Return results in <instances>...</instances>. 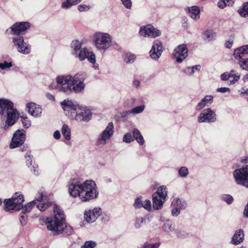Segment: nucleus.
Wrapping results in <instances>:
<instances>
[{
	"label": "nucleus",
	"mask_w": 248,
	"mask_h": 248,
	"mask_svg": "<svg viewBox=\"0 0 248 248\" xmlns=\"http://www.w3.org/2000/svg\"><path fill=\"white\" fill-rule=\"evenodd\" d=\"M234 0H219L218 6L220 8H224L226 6L232 5L234 3Z\"/></svg>",
	"instance_id": "35"
},
{
	"label": "nucleus",
	"mask_w": 248,
	"mask_h": 248,
	"mask_svg": "<svg viewBox=\"0 0 248 248\" xmlns=\"http://www.w3.org/2000/svg\"><path fill=\"white\" fill-rule=\"evenodd\" d=\"M163 229L166 232H170V223L169 221H167L163 226Z\"/></svg>",
	"instance_id": "54"
},
{
	"label": "nucleus",
	"mask_w": 248,
	"mask_h": 248,
	"mask_svg": "<svg viewBox=\"0 0 248 248\" xmlns=\"http://www.w3.org/2000/svg\"><path fill=\"white\" fill-rule=\"evenodd\" d=\"M30 27L28 22H16L11 28L6 30V32L11 35H14L12 42L18 52L28 54L31 50V46L24 41L22 33L27 30Z\"/></svg>",
	"instance_id": "4"
},
{
	"label": "nucleus",
	"mask_w": 248,
	"mask_h": 248,
	"mask_svg": "<svg viewBox=\"0 0 248 248\" xmlns=\"http://www.w3.org/2000/svg\"><path fill=\"white\" fill-rule=\"evenodd\" d=\"M233 176L237 185L248 188V166L236 169L233 172Z\"/></svg>",
	"instance_id": "9"
},
{
	"label": "nucleus",
	"mask_w": 248,
	"mask_h": 248,
	"mask_svg": "<svg viewBox=\"0 0 248 248\" xmlns=\"http://www.w3.org/2000/svg\"><path fill=\"white\" fill-rule=\"evenodd\" d=\"M101 215V208L96 207L92 210L85 211L84 219L88 223L94 222Z\"/></svg>",
	"instance_id": "18"
},
{
	"label": "nucleus",
	"mask_w": 248,
	"mask_h": 248,
	"mask_svg": "<svg viewBox=\"0 0 248 248\" xmlns=\"http://www.w3.org/2000/svg\"><path fill=\"white\" fill-rule=\"evenodd\" d=\"M133 137L139 144L143 145L144 143V140L143 136L141 135L140 131L136 128L133 130Z\"/></svg>",
	"instance_id": "27"
},
{
	"label": "nucleus",
	"mask_w": 248,
	"mask_h": 248,
	"mask_svg": "<svg viewBox=\"0 0 248 248\" xmlns=\"http://www.w3.org/2000/svg\"><path fill=\"white\" fill-rule=\"evenodd\" d=\"M23 195L20 192L15 193L12 198L5 199L4 201V206L6 211H18L22 207L24 202Z\"/></svg>",
	"instance_id": "7"
},
{
	"label": "nucleus",
	"mask_w": 248,
	"mask_h": 248,
	"mask_svg": "<svg viewBox=\"0 0 248 248\" xmlns=\"http://www.w3.org/2000/svg\"><path fill=\"white\" fill-rule=\"evenodd\" d=\"M183 72L187 75L191 76L193 74V70H191V67H187L183 70Z\"/></svg>",
	"instance_id": "55"
},
{
	"label": "nucleus",
	"mask_w": 248,
	"mask_h": 248,
	"mask_svg": "<svg viewBox=\"0 0 248 248\" xmlns=\"http://www.w3.org/2000/svg\"><path fill=\"white\" fill-rule=\"evenodd\" d=\"M30 170H31V171H32L33 172V173L34 174V175H38V167L37 166H35L34 165H32L31 166H30Z\"/></svg>",
	"instance_id": "58"
},
{
	"label": "nucleus",
	"mask_w": 248,
	"mask_h": 248,
	"mask_svg": "<svg viewBox=\"0 0 248 248\" xmlns=\"http://www.w3.org/2000/svg\"><path fill=\"white\" fill-rule=\"evenodd\" d=\"M189 16L193 19L197 20L200 18V9L198 6H193L187 8Z\"/></svg>",
	"instance_id": "25"
},
{
	"label": "nucleus",
	"mask_w": 248,
	"mask_h": 248,
	"mask_svg": "<svg viewBox=\"0 0 248 248\" xmlns=\"http://www.w3.org/2000/svg\"><path fill=\"white\" fill-rule=\"evenodd\" d=\"M167 188L162 186L158 187L157 191L152 195L153 205L154 209L158 210L163 205L167 196Z\"/></svg>",
	"instance_id": "8"
},
{
	"label": "nucleus",
	"mask_w": 248,
	"mask_h": 248,
	"mask_svg": "<svg viewBox=\"0 0 248 248\" xmlns=\"http://www.w3.org/2000/svg\"><path fill=\"white\" fill-rule=\"evenodd\" d=\"M97 246L96 242L93 240L86 241L81 248H95Z\"/></svg>",
	"instance_id": "38"
},
{
	"label": "nucleus",
	"mask_w": 248,
	"mask_h": 248,
	"mask_svg": "<svg viewBox=\"0 0 248 248\" xmlns=\"http://www.w3.org/2000/svg\"><path fill=\"white\" fill-rule=\"evenodd\" d=\"M160 244L159 243H155L153 244H145L143 248H158Z\"/></svg>",
	"instance_id": "50"
},
{
	"label": "nucleus",
	"mask_w": 248,
	"mask_h": 248,
	"mask_svg": "<svg viewBox=\"0 0 248 248\" xmlns=\"http://www.w3.org/2000/svg\"><path fill=\"white\" fill-rule=\"evenodd\" d=\"M204 107H205V103H203V101L202 100H201L195 106V109L196 111H199Z\"/></svg>",
	"instance_id": "53"
},
{
	"label": "nucleus",
	"mask_w": 248,
	"mask_h": 248,
	"mask_svg": "<svg viewBox=\"0 0 248 248\" xmlns=\"http://www.w3.org/2000/svg\"><path fill=\"white\" fill-rule=\"evenodd\" d=\"M21 119L23 126L24 128H28L31 126V122L27 117L22 116L21 117Z\"/></svg>",
	"instance_id": "44"
},
{
	"label": "nucleus",
	"mask_w": 248,
	"mask_h": 248,
	"mask_svg": "<svg viewBox=\"0 0 248 248\" xmlns=\"http://www.w3.org/2000/svg\"><path fill=\"white\" fill-rule=\"evenodd\" d=\"M68 192L73 197H78L82 202H87L96 199L99 192L96 185L93 180H86L82 183L73 180L68 184Z\"/></svg>",
	"instance_id": "1"
},
{
	"label": "nucleus",
	"mask_w": 248,
	"mask_h": 248,
	"mask_svg": "<svg viewBox=\"0 0 248 248\" xmlns=\"http://www.w3.org/2000/svg\"><path fill=\"white\" fill-rule=\"evenodd\" d=\"M0 114H6V124L8 126L13 125L18 117L16 109L14 108V104L5 99H0Z\"/></svg>",
	"instance_id": "5"
},
{
	"label": "nucleus",
	"mask_w": 248,
	"mask_h": 248,
	"mask_svg": "<svg viewBox=\"0 0 248 248\" xmlns=\"http://www.w3.org/2000/svg\"><path fill=\"white\" fill-rule=\"evenodd\" d=\"M233 55L238 61L246 59L248 57V45L243 46L234 50Z\"/></svg>",
	"instance_id": "21"
},
{
	"label": "nucleus",
	"mask_w": 248,
	"mask_h": 248,
	"mask_svg": "<svg viewBox=\"0 0 248 248\" xmlns=\"http://www.w3.org/2000/svg\"><path fill=\"white\" fill-rule=\"evenodd\" d=\"M12 63L11 62H8L5 61L3 63H0V68L2 70L5 69L6 68H9L12 66Z\"/></svg>",
	"instance_id": "49"
},
{
	"label": "nucleus",
	"mask_w": 248,
	"mask_h": 248,
	"mask_svg": "<svg viewBox=\"0 0 248 248\" xmlns=\"http://www.w3.org/2000/svg\"><path fill=\"white\" fill-rule=\"evenodd\" d=\"M163 51L162 43L158 40L153 42L151 49L149 52L150 56L154 60H158Z\"/></svg>",
	"instance_id": "16"
},
{
	"label": "nucleus",
	"mask_w": 248,
	"mask_h": 248,
	"mask_svg": "<svg viewBox=\"0 0 248 248\" xmlns=\"http://www.w3.org/2000/svg\"><path fill=\"white\" fill-rule=\"evenodd\" d=\"M146 223V219L145 218L139 217L135 219L134 226L137 229L141 228L144 224Z\"/></svg>",
	"instance_id": "31"
},
{
	"label": "nucleus",
	"mask_w": 248,
	"mask_h": 248,
	"mask_svg": "<svg viewBox=\"0 0 248 248\" xmlns=\"http://www.w3.org/2000/svg\"><path fill=\"white\" fill-rule=\"evenodd\" d=\"M43 193L42 192H39V195L36 198V200L39 202V203L37 204V207L41 211H45L51 204V203L49 202H46L45 203L43 202L42 201L43 199Z\"/></svg>",
	"instance_id": "24"
},
{
	"label": "nucleus",
	"mask_w": 248,
	"mask_h": 248,
	"mask_svg": "<svg viewBox=\"0 0 248 248\" xmlns=\"http://www.w3.org/2000/svg\"><path fill=\"white\" fill-rule=\"evenodd\" d=\"M53 136L54 138L56 140L60 139L61 138L60 132L58 130L55 131L53 134Z\"/></svg>",
	"instance_id": "62"
},
{
	"label": "nucleus",
	"mask_w": 248,
	"mask_h": 248,
	"mask_svg": "<svg viewBox=\"0 0 248 248\" xmlns=\"http://www.w3.org/2000/svg\"><path fill=\"white\" fill-rule=\"evenodd\" d=\"M53 208V216L47 217L45 222L47 229L51 231L55 234H60L62 233L70 235L73 233V228L65 223V215L62 208L54 204Z\"/></svg>",
	"instance_id": "3"
},
{
	"label": "nucleus",
	"mask_w": 248,
	"mask_h": 248,
	"mask_svg": "<svg viewBox=\"0 0 248 248\" xmlns=\"http://www.w3.org/2000/svg\"><path fill=\"white\" fill-rule=\"evenodd\" d=\"M240 92L241 94H245L248 95V88L245 89V88H243Z\"/></svg>",
	"instance_id": "63"
},
{
	"label": "nucleus",
	"mask_w": 248,
	"mask_h": 248,
	"mask_svg": "<svg viewBox=\"0 0 248 248\" xmlns=\"http://www.w3.org/2000/svg\"><path fill=\"white\" fill-rule=\"evenodd\" d=\"M62 133L65 138L67 140H70L71 139V130L69 128L68 125L66 124H63L62 126Z\"/></svg>",
	"instance_id": "29"
},
{
	"label": "nucleus",
	"mask_w": 248,
	"mask_h": 248,
	"mask_svg": "<svg viewBox=\"0 0 248 248\" xmlns=\"http://www.w3.org/2000/svg\"><path fill=\"white\" fill-rule=\"evenodd\" d=\"M220 199L228 204H231L233 202V198L230 194H223L221 196Z\"/></svg>",
	"instance_id": "37"
},
{
	"label": "nucleus",
	"mask_w": 248,
	"mask_h": 248,
	"mask_svg": "<svg viewBox=\"0 0 248 248\" xmlns=\"http://www.w3.org/2000/svg\"><path fill=\"white\" fill-rule=\"evenodd\" d=\"M244 232L243 229H238L234 232L233 235L231 243L233 245H238L242 243L244 240Z\"/></svg>",
	"instance_id": "23"
},
{
	"label": "nucleus",
	"mask_w": 248,
	"mask_h": 248,
	"mask_svg": "<svg viewBox=\"0 0 248 248\" xmlns=\"http://www.w3.org/2000/svg\"><path fill=\"white\" fill-rule=\"evenodd\" d=\"M231 78H232L233 79L230 80V84H234L240 79V74L236 73L235 70H231L230 71Z\"/></svg>",
	"instance_id": "32"
},
{
	"label": "nucleus",
	"mask_w": 248,
	"mask_h": 248,
	"mask_svg": "<svg viewBox=\"0 0 248 248\" xmlns=\"http://www.w3.org/2000/svg\"><path fill=\"white\" fill-rule=\"evenodd\" d=\"M191 67V70H193V74H194L196 71H199L201 68L200 65H196Z\"/></svg>",
	"instance_id": "61"
},
{
	"label": "nucleus",
	"mask_w": 248,
	"mask_h": 248,
	"mask_svg": "<svg viewBox=\"0 0 248 248\" xmlns=\"http://www.w3.org/2000/svg\"><path fill=\"white\" fill-rule=\"evenodd\" d=\"M26 158L27 159L26 161V164L27 166H28V167L30 168V166H31L32 165V156L30 155L26 156Z\"/></svg>",
	"instance_id": "59"
},
{
	"label": "nucleus",
	"mask_w": 248,
	"mask_h": 248,
	"mask_svg": "<svg viewBox=\"0 0 248 248\" xmlns=\"http://www.w3.org/2000/svg\"><path fill=\"white\" fill-rule=\"evenodd\" d=\"M26 216L25 215V213H23V215H21L20 217V221L21 225L24 226L26 223Z\"/></svg>",
	"instance_id": "57"
},
{
	"label": "nucleus",
	"mask_w": 248,
	"mask_h": 248,
	"mask_svg": "<svg viewBox=\"0 0 248 248\" xmlns=\"http://www.w3.org/2000/svg\"><path fill=\"white\" fill-rule=\"evenodd\" d=\"M92 113L90 111H81L79 113H74L70 115L71 119L75 120L77 121L88 122L91 119Z\"/></svg>",
	"instance_id": "20"
},
{
	"label": "nucleus",
	"mask_w": 248,
	"mask_h": 248,
	"mask_svg": "<svg viewBox=\"0 0 248 248\" xmlns=\"http://www.w3.org/2000/svg\"><path fill=\"white\" fill-rule=\"evenodd\" d=\"M142 207H143L147 210L150 211L151 209V201L149 200H145V201H144L143 202Z\"/></svg>",
	"instance_id": "48"
},
{
	"label": "nucleus",
	"mask_w": 248,
	"mask_h": 248,
	"mask_svg": "<svg viewBox=\"0 0 248 248\" xmlns=\"http://www.w3.org/2000/svg\"><path fill=\"white\" fill-rule=\"evenodd\" d=\"M131 112L130 110L127 111H124L121 113V115L122 117H127L129 115L131 114Z\"/></svg>",
	"instance_id": "60"
},
{
	"label": "nucleus",
	"mask_w": 248,
	"mask_h": 248,
	"mask_svg": "<svg viewBox=\"0 0 248 248\" xmlns=\"http://www.w3.org/2000/svg\"><path fill=\"white\" fill-rule=\"evenodd\" d=\"M36 200H34L29 203H28L27 205H25L24 206H22V207H21V209H22V211L23 213H28L30 212V211L31 210L32 207L34 206V205L36 204L35 202Z\"/></svg>",
	"instance_id": "36"
},
{
	"label": "nucleus",
	"mask_w": 248,
	"mask_h": 248,
	"mask_svg": "<svg viewBox=\"0 0 248 248\" xmlns=\"http://www.w3.org/2000/svg\"><path fill=\"white\" fill-rule=\"evenodd\" d=\"M217 91L218 93H225L230 92V89L228 87H221L217 88Z\"/></svg>",
	"instance_id": "56"
},
{
	"label": "nucleus",
	"mask_w": 248,
	"mask_h": 248,
	"mask_svg": "<svg viewBox=\"0 0 248 248\" xmlns=\"http://www.w3.org/2000/svg\"><path fill=\"white\" fill-rule=\"evenodd\" d=\"M114 133V126L112 122L108 123L105 129L98 136L97 139L98 145H105Z\"/></svg>",
	"instance_id": "11"
},
{
	"label": "nucleus",
	"mask_w": 248,
	"mask_h": 248,
	"mask_svg": "<svg viewBox=\"0 0 248 248\" xmlns=\"http://www.w3.org/2000/svg\"><path fill=\"white\" fill-rule=\"evenodd\" d=\"M84 80L85 76L80 74H75L74 76L70 75L58 76L56 78L57 84L54 88L66 95L72 92L79 93L85 88Z\"/></svg>",
	"instance_id": "2"
},
{
	"label": "nucleus",
	"mask_w": 248,
	"mask_h": 248,
	"mask_svg": "<svg viewBox=\"0 0 248 248\" xmlns=\"http://www.w3.org/2000/svg\"><path fill=\"white\" fill-rule=\"evenodd\" d=\"M46 97L50 100L54 101V97L53 95L49 93H47L46 94Z\"/></svg>",
	"instance_id": "64"
},
{
	"label": "nucleus",
	"mask_w": 248,
	"mask_h": 248,
	"mask_svg": "<svg viewBox=\"0 0 248 248\" xmlns=\"http://www.w3.org/2000/svg\"><path fill=\"white\" fill-rule=\"evenodd\" d=\"M91 8V6L86 4H80L78 6V9L80 12L87 11Z\"/></svg>",
	"instance_id": "47"
},
{
	"label": "nucleus",
	"mask_w": 248,
	"mask_h": 248,
	"mask_svg": "<svg viewBox=\"0 0 248 248\" xmlns=\"http://www.w3.org/2000/svg\"><path fill=\"white\" fill-rule=\"evenodd\" d=\"M77 57L82 61L87 58L91 63H94L96 61V56L94 53L90 51L87 48L84 47L79 51L77 55Z\"/></svg>",
	"instance_id": "19"
},
{
	"label": "nucleus",
	"mask_w": 248,
	"mask_h": 248,
	"mask_svg": "<svg viewBox=\"0 0 248 248\" xmlns=\"http://www.w3.org/2000/svg\"><path fill=\"white\" fill-rule=\"evenodd\" d=\"M231 78L230 72H225L220 76V79L223 81L228 80Z\"/></svg>",
	"instance_id": "52"
},
{
	"label": "nucleus",
	"mask_w": 248,
	"mask_h": 248,
	"mask_svg": "<svg viewBox=\"0 0 248 248\" xmlns=\"http://www.w3.org/2000/svg\"><path fill=\"white\" fill-rule=\"evenodd\" d=\"M123 5L127 9H130L132 2L131 0H121Z\"/></svg>",
	"instance_id": "51"
},
{
	"label": "nucleus",
	"mask_w": 248,
	"mask_h": 248,
	"mask_svg": "<svg viewBox=\"0 0 248 248\" xmlns=\"http://www.w3.org/2000/svg\"><path fill=\"white\" fill-rule=\"evenodd\" d=\"M217 116L211 108L203 110L198 115L197 121L199 123H213L216 122Z\"/></svg>",
	"instance_id": "10"
},
{
	"label": "nucleus",
	"mask_w": 248,
	"mask_h": 248,
	"mask_svg": "<svg viewBox=\"0 0 248 248\" xmlns=\"http://www.w3.org/2000/svg\"><path fill=\"white\" fill-rule=\"evenodd\" d=\"M82 0H66L62 4V7L64 9H67L72 5H76L80 3Z\"/></svg>",
	"instance_id": "30"
},
{
	"label": "nucleus",
	"mask_w": 248,
	"mask_h": 248,
	"mask_svg": "<svg viewBox=\"0 0 248 248\" xmlns=\"http://www.w3.org/2000/svg\"><path fill=\"white\" fill-rule=\"evenodd\" d=\"M139 34L144 37L155 38L160 36L161 31L151 25H147L140 27Z\"/></svg>",
	"instance_id": "12"
},
{
	"label": "nucleus",
	"mask_w": 248,
	"mask_h": 248,
	"mask_svg": "<svg viewBox=\"0 0 248 248\" xmlns=\"http://www.w3.org/2000/svg\"><path fill=\"white\" fill-rule=\"evenodd\" d=\"M174 59L178 63H181L188 56V49L185 44L178 46L173 53Z\"/></svg>",
	"instance_id": "14"
},
{
	"label": "nucleus",
	"mask_w": 248,
	"mask_h": 248,
	"mask_svg": "<svg viewBox=\"0 0 248 248\" xmlns=\"http://www.w3.org/2000/svg\"><path fill=\"white\" fill-rule=\"evenodd\" d=\"M143 202L141 198H138L135 200L134 206L136 208H141L143 206Z\"/></svg>",
	"instance_id": "46"
},
{
	"label": "nucleus",
	"mask_w": 248,
	"mask_h": 248,
	"mask_svg": "<svg viewBox=\"0 0 248 248\" xmlns=\"http://www.w3.org/2000/svg\"><path fill=\"white\" fill-rule=\"evenodd\" d=\"M171 215L177 217L181 213V210H185L187 206L186 201L179 198H175L171 202Z\"/></svg>",
	"instance_id": "13"
},
{
	"label": "nucleus",
	"mask_w": 248,
	"mask_h": 248,
	"mask_svg": "<svg viewBox=\"0 0 248 248\" xmlns=\"http://www.w3.org/2000/svg\"><path fill=\"white\" fill-rule=\"evenodd\" d=\"M25 140V135L23 130H18L14 134L12 142L10 144L11 148H15L22 145Z\"/></svg>",
	"instance_id": "17"
},
{
	"label": "nucleus",
	"mask_w": 248,
	"mask_h": 248,
	"mask_svg": "<svg viewBox=\"0 0 248 248\" xmlns=\"http://www.w3.org/2000/svg\"><path fill=\"white\" fill-rule=\"evenodd\" d=\"M93 42L98 50L105 52L111 46L112 40L108 33L96 32L93 36Z\"/></svg>",
	"instance_id": "6"
},
{
	"label": "nucleus",
	"mask_w": 248,
	"mask_h": 248,
	"mask_svg": "<svg viewBox=\"0 0 248 248\" xmlns=\"http://www.w3.org/2000/svg\"><path fill=\"white\" fill-rule=\"evenodd\" d=\"M136 59V57L134 55L131 54H126L124 56V61L126 63H133Z\"/></svg>",
	"instance_id": "39"
},
{
	"label": "nucleus",
	"mask_w": 248,
	"mask_h": 248,
	"mask_svg": "<svg viewBox=\"0 0 248 248\" xmlns=\"http://www.w3.org/2000/svg\"><path fill=\"white\" fill-rule=\"evenodd\" d=\"M123 141L126 143H130L134 140L133 137L132 136L131 133H127L124 136Z\"/></svg>",
	"instance_id": "45"
},
{
	"label": "nucleus",
	"mask_w": 248,
	"mask_h": 248,
	"mask_svg": "<svg viewBox=\"0 0 248 248\" xmlns=\"http://www.w3.org/2000/svg\"><path fill=\"white\" fill-rule=\"evenodd\" d=\"M145 109L144 105H140L139 106H137L132 109H130L131 114H137L139 113H141Z\"/></svg>",
	"instance_id": "41"
},
{
	"label": "nucleus",
	"mask_w": 248,
	"mask_h": 248,
	"mask_svg": "<svg viewBox=\"0 0 248 248\" xmlns=\"http://www.w3.org/2000/svg\"><path fill=\"white\" fill-rule=\"evenodd\" d=\"M174 234L177 237L180 238H186L189 237V233L181 230L177 229L174 230Z\"/></svg>",
	"instance_id": "34"
},
{
	"label": "nucleus",
	"mask_w": 248,
	"mask_h": 248,
	"mask_svg": "<svg viewBox=\"0 0 248 248\" xmlns=\"http://www.w3.org/2000/svg\"><path fill=\"white\" fill-rule=\"evenodd\" d=\"M239 14L243 17L248 16V2L244 3L243 7L238 10Z\"/></svg>",
	"instance_id": "33"
},
{
	"label": "nucleus",
	"mask_w": 248,
	"mask_h": 248,
	"mask_svg": "<svg viewBox=\"0 0 248 248\" xmlns=\"http://www.w3.org/2000/svg\"><path fill=\"white\" fill-rule=\"evenodd\" d=\"M82 43L78 40H73L71 42L70 46L73 49V54H76L78 52L81 50Z\"/></svg>",
	"instance_id": "28"
},
{
	"label": "nucleus",
	"mask_w": 248,
	"mask_h": 248,
	"mask_svg": "<svg viewBox=\"0 0 248 248\" xmlns=\"http://www.w3.org/2000/svg\"><path fill=\"white\" fill-rule=\"evenodd\" d=\"M61 104L65 114L70 117L71 115L76 113L75 110L79 107V105L76 101L68 99L64 100L61 103Z\"/></svg>",
	"instance_id": "15"
},
{
	"label": "nucleus",
	"mask_w": 248,
	"mask_h": 248,
	"mask_svg": "<svg viewBox=\"0 0 248 248\" xmlns=\"http://www.w3.org/2000/svg\"><path fill=\"white\" fill-rule=\"evenodd\" d=\"M202 36L204 41L206 42H210L215 40L216 34L213 30L209 29L202 32Z\"/></svg>",
	"instance_id": "26"
},
{
	"label": "nucleus",
	"mask_w": 248,
	"mask_h": 248,
	"mask_svg": "<svg viewBox=\"0 0 248 248\" xmlns=\"http://www.w3.org/2000/svg\"><path fill=\"white\" fill-rule=\"evenodd\" d=\"M238 64L243 70L248 71V57L238 61Z\"/></svg>",
	"instance_id": "42"
},
{
	"label": "nucleus",
	"mask_w": 248,
	"mask_h": 248,
	"mask_svg": "<svg viewBox=\"0 0 248 248\" xmlns=\"http://www.w3.org/2000/svg\"><path fill=\"white\" fill-rule=\"evenodd\" d=\"M189 171L186 167H181L178 170V175L182 178H186L188 175Z\"/></svg>",
	"instance_id": "40"
},
{
	"label": "nucleus",
	"mask_w": 248,
	"mask_h": 248,
	"mask_svg": "<svg viewBox=\"0 0 248 248\" xmlns=\"http://www.w3.org/2000/svg\"><path fill=\"white\" fill-rule=\"evenodd\" d=\"M205 103V107H209L210 106L213 101V96L212 95H207L204 98L202 99Z\"/></svg>",
	"instance_id": "43"
},
{
	"label": "nucleus",
	"mask_w": 248,
	"mask_h": 248,
	"mask_svg": "<svg viewBox=\"0 0 248 248\" xmlns=\"http://www.w3.org/2000/svg\"><path fill=\"white\" fill-rule=\"evenodd\" d=\"M26 108L28 112L35 117L41 116L42 114V108L34 103L29 102L26 105Z\"/></svg>",
	"instance_id": "22"
}]
</instances>
